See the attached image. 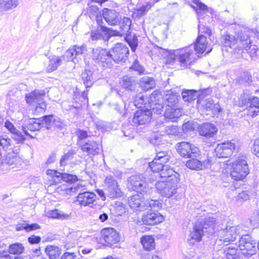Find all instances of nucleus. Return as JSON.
Here are the masks:
<instances>
[{"label":"nucleus","instance_id":"nucleus-14","mask_svg":"<svg viewBox=\"0 0 259 259\" xmlns=\"http://www.w3.org/2000/svg\"><path fill=\"white\" fill-rule=\"evenodd\" d=\"M97 17V22L99 27L97 30L92 31L91 38L93 40H97L101 38L105 40H108L110 36L112 35L113 31L106 26L103 25L102 19H99L98 16Z\"/></svg>","mask_w":259,"mask_h":259},{"label":"nucleus","instance_id":"nucleus-55","mask_svg":"<svg viewBox=\"0 0 259 259\" xmlns=\"http://www.w3.org/2000/svg\"><path fill=\"white\" fill-rule=\"evenodd\" d=\"M251 76L247 71H243L238 77L237 81L240 84L248 82L251 80Z\"/></svg>","mask_w":259,"mask_h":259},{"label":"nucleus","instance_id":"nucleus-43","mask_svg":"<svg viewBox=\"0 0 259 259\" xmlns=\"http://www.w3.org/2000/svg\"><path fill=\"white\" fill-rule=\"evenodd\" d=\"M153 6L152 3H146L135 10V14L138 17L145 15Z\"/></svg>","mask_w":259,"mask_h":259},{"label":"nucleus","instance_id":"nucleus-29","mask_svg":"<svg viewBox=\"0 0 259 259\" xmlns=\"http://www.w3.org/2000/svg\"><path fill=\"white\" fill-rule=\"evenodd\" d=\"M120 83L125 89L133 91L137 87L138 82L134 77L124 76Z\"/></svg>","mask_w":259,"mask_h":259},{"label":"nucleus","instance_id":"nucleus-57","mask_svg":"<svg viewBox=\"0 0 259 259\" xmlns=\"http://www.w3.org/2000/svg\"><path fill=\"white\" fill-rule=\"evenodd\" d=\"M73 152H68L64 155H63L60 160V166H64L66 165L68 162L73 159Z\"/></svg>","mask_w":259,"mask_h":259},{"label":"nucleus","instance_id":"nucleus-48","mask_svg":"<svg viewBox=\"0 0 259 259\" xmlns=\"http://www.w3.org/2000/svg\"><path fill=\"white\" fill-rule=\"evenodd\" d=\"M178 102V99L176 94H170L165 96V103L169 108H173Z\"/></svg>","mask_w":259,"mask_h":259},{"label":"nucleus","instance_id":"nucleus-32","mask_svg":"<svg viewBox=\"0 0 259 259\" xmlns=\"http://www.w3.org/2000/svg\"><path fill=\"white\" fill-rule=\"evenodd\" d=\"M49 62L46 68L48 72H52L56 70L61 65L62 59L60 57L53 55L49 58Z\"/></svg>","mask_w":259,"mask_h":259},{"label":"nucleus","instance_id":"nucleus-63","mask_svg":"<svg viewBox=\"0 0 259 259\" xmlns=\"http://www.w3.org/2000/svg\"><path fill=\"white\" fill-rule=\"evenodd\" d=\"M250 107H255L257 109H259V98L256 97H250V99L249 100Z\"/></svg>","mask_w":259,"mask_h":259},{"label":"nucleus","instance_id":"nucleus-2","mask_svg":"<svg viewBox=\"0 0 259 259\" xmlns=\"http://www.w3.org/2000/svg\"><path fill=\"white\" fill-rule=\"evenodd\" d=\"M195 57L196 53L189 46L172 52H169L166 62L170 64L177 61L182 67L186 68L190 66L192 62L195 59Z\"/></svg>","mask_w":259,"mask_h":259},{"label":"nucleus","instance_id":"nucleus-35","mask_svg":"<svg viewBox=\"0 0 259 259\" xmlns=\"http://www.w3.org/2000/svg\"><path fill=\"white\" fill-rule=\"evenodd\" d=\"M182 115V112L181 109L175 108H168L166 109L164 116L166 118L175 121Z\"/></svg>","mask_w":259,"mask_h":259},{"label":"nucleus","instance_id":"nucleus-60","mask_svg":"<svg viewBox=\"0 0 259 259\" xmlns=\"http://www.w3.org/2000/svg\"><path fill=\"white\" fill-rule=\"evenodd\" d=\"M257 50V48L256 46H251V42L249 43L248 45V47L246 49L240 50V51H242V52H244V51H247L248 53H249L251 57H253L256 55V53Z\"/></svg>","mask_w":259,"mask_h":259},{"label":"nucleus","instance_id":"nucleus-5","mask_svg":"<svg viewBox=\"0 0 259 259\" xmlns=\"http://www.w3.org/2000/svg\"><path fill=\"white\" fill-rule=\"evenodd\" d=\"M128 203L132 208L139 211L147 210L149 207L158 208L160 206V202L157 200L151 199L144 202L143 198L138 194L128 197Z\"/></svg>","mask_w":259,"mask_h":259},{"label":"nucleus","instance_id":"nucleus-16","mask_svg":"<svg viewBox=\"0 0 259 259\" xmlns=\"http://www.w3.org/2000/svg\"><path fill=\"white\" fill-rule=\"evenodd\" d=\"M177 149L182 156L187 158L196 157L200 152L197 147L186 142L178 144Z\"/></svg>","mask_w":259,"mask_h":259},{"label":"nucleus","instance_id":"nucleus-37","mask_svg":"<svg viewBox=\"0 0 259 259\" xmlns=\"http://www.w3.org/2000/svg\"><path fill=\"white\" fill-rule=\"evenodd\" d=\"M45 252L50 259H56L60 255L61 249L55 245H48L46 247Z\"/></svg>","mask_w":259,"mask_h":259},{"label":"nucleus","instance_id":"nucleus-6","mask_svg":"<svg viewBox=\"0 0 259 259\" xmlns=\"http://www.w3.org/2000/svg\"><path fill=\"white\" fill-rule=\"evenodd\" d=\"M128 181L133 190L143 195H148L152 192V187L146 183L143 175L132 176Z\"/></svg>","mask_w":259,"mask_h":259},{"label":"nucleus","instance_id":"nucleus-40","mask_svg":"<svg viewBox=\"0 0 259 259\" xmlns=\"http://www.w3.org/2000/svg\"><path fill=\"white\" fill-rule=\"evenodd\" d=\"M239 250L245 256H250L256 252L255 242L246 244L244 245V248H239Z\"/></svg>","mask_w":259,"mask_h":259},{"label":"nucleus","instance_id":"nucleus-39","mask_svg":"<svg viewBox=\"0 0 259 259\" xmlns=\"http://www.w3.org/2000/svg\"><path fill=\"white\" fill-rule=\"evenodd\" d=\"M141 242L145 250H151L155 248L154 239L150 236H143Z\"/></svg>","mask_w":259,"mask_h":259},{"label":"nucleus","instance_id":"nucleus-26","mask_svg":"<svg viewBox=\"0 0 259 259\" xmlns=\"http://www.w3.org/2000/svg\"><path fill=\"white\" fill-rule=\"evenodd\" d=\"M207 44L206 36H204L203 34H200L198 35L195 44L190 46L196 54H201L206 50Z\"/></svg>","mask_w":259,"mask_h":259},{"label":"nucleus","instance_id":"nucleus-23","mask_svg":"<svg viewBox=\"0 0 259 259\" xmlns=\"http://www.w3.org/2000/svg\"><path fill=\"white\" fill-rule=\"evenodd\" d=\"M102 15L104 20L110 25H117L121 19L119 14L115 10L105 8L103 10Z\"/></svg>","mask_w":259,"mask_h":259},{"label":"nucleus","instance_id":"nucleus-33","mask_svg":"<svg viewBox=\"0 0 259 259\" xmlns=\"http://www.w3.org/2000/svg\"><path fill=\"white\" fill-rule=\"evenodd\" d=\"M199 134L202 137V139L209 144L214 143L215 142V135L217 131H198Z\"/></svg>","mask_w":259,"mask_h":259},{"label":"nucleus","instance_id":"nucleus-11","mask_svg":"<svg viewBox=\"0 0 259 259\" xmlns=\"http://www.w3.org/2000/svg\"><path fill=\"white\" fill-rule=\"evenodd\" d=\"M242 231H244V230L240 226L227 227L225 229H222L219 231L218 237L220 241L228 243L230 241H234L236 237L240 235Z\"/></svg>","mask_w":259,"mask_h":259},{"label":"nucleus","instance_id":"nucleus-49","mask_svg":"<svg viewBox=\"0 0 259 259\" xmlns=\"http://www.w3.org/2000/svg\"><path fill=\"white\" fill-rule=\"evenodd\" d=\"M125 40L128 46L130 47L132 52H135L138 46V39L136 36H127Z\"/></svg>","mask_w":259,"mask_h":259},{"label":"nucleus","instance_id":"nucleus-51","mask_svg":"<svg viewBox=\"0 0 259 259\" xmlns=\"http://www.w3.org/2000/svg\"><path fill=\"white\" fill-rule=\"evenodd\" d=\"M237 249L235 246L231 245L226 248L224 251L225 255L228 259H233L235 257Z\"/></svg>","mask_w":259,"mask_h":259},{"label":"nucleus","instance_id":"nucleus-10","mask_svg":"<svg viewBox=\"0 0 259 259\" xmlns=\"http://www.w3.org/2000/svg\"><path fill=\"white\" fill-rule=\"evenodd\" d=\"M105 185L107 192V195L111 198H118L123 196L124 193L117 181L114 177L109 175L105 177L104 180Z\"/></svg>","mask_w":259,"mask_h":259},{"label":"nucleus","instance_id":"nucleus-45","mask_svg":"<svg viewBox=\"0 0 259 259\" xmlns=\"http://www.w3.org/2000/svg\"><path fill=\"white\" fill-rule=\"evenodd\" d=\"M40 229L39 225L33 223L31 224H27L23 223L22 224L17 225V231L21 230L22 229L25 230L26 232H28L31 231L36 230Z\"/></svg>","mask_w":259,"mask_h":259},{"label":"nucleus","instance_id":"nucleus-36","mask_svg":"<svg viewBox=\"0 0 259 259\" xmlns=\"http://www.w3.org/2000/svg\"><path fill=\"white\" fill-rule=\"evenodd\" d=\"M81 78L87 89L91 87L94 84L95 79L91 70L85 69L81 74Z\"/></svg>","mask_w":259,"mask_h":259},{"label":"nucleus","instance_id":"nucleus-8","mask_svg":"<svg viewBox=\"0 0 259 259\" xmlns=\"http://www.w3.org/2000/svg\"><path fill=\"white\" fill-rule=\"evenodd\" d=\"M179 181H159L155 184L158 192L163 197L170 198L177 193Z\"/></svg>","mask_w":259,"mask_h":259},{"label":"nucleus","instance_id":"nucleus-12","mask_svg":"<svg viewBox=\"0 0 259 259\" xmlns=\"http://www.w3.org/2000/svg\"><path fill=\"white\" fill-rule=\"evenodd\" d=\"M162 204L160 203V206L158 208L149 207L148 211L142 216L143 223L147 225H155L161 223L163 220V216L158 212L162 207Z\"/></svg>","mask_w":259,"mask_h":259},{"label":"nucleus","instance_id":"nucleus-38","mask_svg":"<svg viewBox=\"0 0 259 259\" xmlns=\"http://www.w3.org/2000/svg\"><path fill=\"white\" fill-rule=\"evenodd\" d=\"M186 166L191 169L200 170L205 167V163L199 160L192 158L189 160L186 164Z\"/></svg>","mask_w":259,"mask_h":259},{"label":"nucleus","instance_id":"nucleus-50","mask_svg":"<svg viewBox=\"0 0 259 259\" xmlns=\"http://www.w3.org/2000/svg\"><path fill=\"white\" fill-rule=\"evenodd\" d=\"M16 161V153L13 151L12 152H8L7 154L5 162L6 164L11 165H15V162ZM15 166H13L14 167Z\"/></svg>","mask_w":259,"mask_h":259},{"label":"nucleus","instance_id":"nucleus-4","mask_svg":"<svg viewBox=\"0 0 259 259\" xmlns=\"http://www.w3.org/2000/svg\"><path fill=\"white\" fill-rule=\"evenodd\" d=\"M249 173L248 164L245 156L238 157L232 163V168L230 175L236 181L244 179Z\"/></svg>","mask_w":259,"mask_h":259},{"label":"nucleus","instance_id":"nucleus-20","mask_svg":"<svg viewBox=\"0 0 259 259\" xmlns=\"http://www.w3.org/2000/svg\"><path fill=\"white\" fill-rule=\"evenodd\" d=\"M101 237L108 245H112L119 241V234L113 228H108L101 231Z\"/></svg>","mask_w":259,"mask_h":259},{"label":"nucleus","instance_id":"nucleus-54","mask_svg":"<svg viewBox=\"0 0 259 259\" xmlns=\"http://www.w3.org/2000/svg\"><path fill=\"white\" fill-rule=\"evenodd\" d=\"M72 47L76 58L85 54L87 51V47L85 45H82L80 46L74 45Z\"/></svg>","mask_w":259,"mask_h":259},{"label":"nucleus","instance_id":"nucleus-53","mask_svg":"<svg viewBox=\"0 0 259 259\" xmlns=\"http://www.w3.org/2000/svg\"><path fill=\"white\" fill-rule=\"evenodd\" d=\"M15 0H0V9L3 11L11 9L14 5Z\"/></svg>","mask_w":259,"mask_h":259},{"label":"nucleus","instance_id":"nucleus-41","mask_svg":"<svg viewBox=\"0 0 259 259\" xmlns=\"http://www.w3.org/2000/svg\"><path fill=\"white\" fill-rule=\"evenodd\" d=\"M15 255L16 254V244L11 245L9 248V251H4L0 253V259H16V256H11L10 254Z\"/></svg>","mask_w":259,"mask_h":259},{"label":"nucleus","instance_id":"nucleus-52","mask_svg":"<svg viewBox=\"0 0 259 259\" xmlns=\"http://www.w3.org/2000/svg\"><path fill=\"white\" fill-rule=\"evenodd\" d=\"M250 97L249 95L247 93H244L241 94L240 97L238 98V100L236 101L235 104L240 107L245 106L247 103H249Z\"/></svg>","mask_w":259,"mask_h":259},{"label":"nucleus","instance_id":"nucleus-24","mask_svg":"<svg viewBox=\"0 0 259 259\" xmlns=\"http://www.w3.org/2000/svg\"><path fill=\"white\" fill-rule=\"evenodd\" d=\"M182 130H217L214 125L209 122L200 124L194 120H189L184 123Z\"/></svg>","mask_w":259,"mask_h":259},{"label":"nucleus","instance_id":"nucleus-22","mask_svg":"<svg viewBox=\"0 0 259 259\" xmlns=\"http://www.w3.org/2000/svg\"><path fill=\"white\" fill-rule=\"evenodd\" d=\"M96 198L97 196L94 193L85 191L78 194L76 197V201L81 206L92 207Z\"/></svg>","mask_w":259,"mask_h":259},{"label":"nucleus","instance_id":"nucleus-47","mask_svg":"<svg viewBox=\"0 0 259 259\" xmlns=\"http://www.w3.org/2000/svg\"><path fill=\"white\" fill-rule=\"evenodd\" d=\"M132 24L131 20L127 17H124L122 21L120 28L121 29V33L126 34L130 32L131 26Z\"/></svg>","mask_w":259,"mask_h":259},{"label":"nucleus","instance_id":"nucleus-46","mask_svg":"<svg viewBox=\"0 0 259 259\" xmlns=\"http://www.w3.org/2000/svg\"><path fill=\"white\" fill-rule=\"evenodd\" d=\"M62 60H64L66 62L72 61L74 62V60L76 59L74 50L72 47H70L64 54L63 56L60 57Z\"/></svg>","mask_w":259,"mask_h":259},{"label":"nucleus","instance_id":"nucleus-17","mask_svg":"<svg viewBox=\"0 0 259 259\" xmlns=\"http://www.w3.org/2000/svg\"><path fill=\"white\" fill-rule=\"evenodd\" d=\"M235 149V143L231 142H224L218 145L215 149V153L219 158H227L232 155Z\"/></svg>","mask_w":259,"mask_h":259},{"label":"nucleus","instance_id":"nucleus-62","mask_svg":"<svg viewBox=\"0 0 259 259\" xmlns=\"http://www.w3.org/2000/svg\"><path fill=\"white\" fill-rule=\"evenodd\" d=\"M250 222L253 225L259 224V211L257 210L253 213L250 217Z\"/></svg>","mask_w":259,"mask_h":259},{"label":"nucleus","instance_id":"nucleus-13","mask_svg":"<svg viewBox=\"0 0 259 259\" xmlns=\"http://www.w3.org/2000/svg\"><path fill=\"white\" fill-rule=\"evenodd\" d=\"M171 156V153L170 151L157 152L155 158L149 164L151 170L159 173L164 166L163 163L167 162Z\"/></svg>","mask_w":259,"mask_h":259},{"label":"nucleus","instance_id":"nucleus-3","mask_svg":"<svg viewBox=\"0 0 259 259\" xmlns=\"http://www.w3.org/2000/svg\"><path fill=\"white\" fill-rule=\"evenodd\" d=\"M250 42V39L247 33L242 31L236 36L227 34L221 38V44L223 46L233 49L237 53H239L240 50H246Z\"/></svg>","mask_w":259,"mask_h":259},{"label":"nucleus","instance_id":"nucleus-18","mask_svg":"<svg viewBox=\"0 0 259 259\" xmlns=\"http://www.w3.org/2000/svg\"><path fill=\"white\" fill-rule=\"evenodd\" d=\"M47 174L52 177V183L51 184L57 185L62 180L66 182H73L77 180L76 176L66 173H60L52 169L47 170Z\"/></svg>","mask_w":259,"mask_h":259},{"label":"nucleus","instance_id":"nucleus-15","mask_svg":"<svg viewBox=\"0 0 259 259\" xmlns=\"http://www.w3.org/2000/svg\"><path fill=\"white\" fill-rule=\"evenodd\" d=\"M110 54V51L99 47L93 49L92 57L95 61L102 64L104 67H109L111 65Z\"/></svg>","mask_w":259,"mask_h":259},{"label":"nucleus","instance_id":"nucleus-19","mask_svg":"<svg viewBox=\"0 0 259 259\" xmlns=\"http://www.w3.org/2000/svg\"><path fill=\"white\" fill-rule=\"evenodd\" d=\"M203 233L204 231L202 229L201 223H196L192 229L189 231V234L187 238L188 243L190 245H193L196 242L200 241Z\"/></svg>","mask_w":259,"mask_h":259},{"label":"nucleus","instance_id":"nucleus-7","mask_svg":"<svg viewBox=\"0 0 259 259\" xmlns=\"http://www.w3.org/2000/svg\"><path fill=\"white\" fill-rule=\"evenodd\" d=\"M76 135L78 136L79 144L81 145V149L83 152L88 154L95 155L99 153L100 151L99 144L94 141L88 140L84 144H82L81 141L88 137H90L87 131H77Z\"/></svg>","mask_w":259,"mask_h":259},{"label":"nucleus","instance_id":"nucleus-31","mask_svg":"<svg viewBox=\"0 0 259 259\" xmlns=\"http://www.w3.org/2000/svg\"><path fill=\"white\" fill-rule=\"evenodd\" d=\"M139 85L143 90L147 91L155 88L156 83L153 78L144 76L140 79Z\"/></svg>","mask_w":259,"mask_h":259},{"label":"nucleus","instance_id":"nucleus-61","mask_svg":"<svg viewBox=\"0 0 259 259\" xmlns=\"http://www.w3.org/2000/svg\"><path fill=\"white\" fill-rule=\"evenodd\" d=\"M77 256L76 252H66L62 255L61 259H79Z\"/></svg>","mask_w":259,"mask_h":259},{"label":"nucleus","instance_id":"nucleus-56","mask_svg":"<svg viewBox=\"0 0 259 259\" xmlns=\"http://www.w3.org/2000/svg\"><path fill=\"white\" fill-rule=\"evenodd\" d=\"M130 69L137 71L140 75L143 74L145 71L144 67L140 64L137 59L134 61Z\"/></svg>","mask_w":259,"mask_h":259},{"label":"nucleus","instance_id":"nucleus-58","mask_svg":"<svg viewBox=\"0 0 259 259\" xmlns=\"http://www.w3.org/2000/svg\"><path fill=\"white\" fill-rule=\"evenodd\" d=\"M145 100L144 96L142 94H138L136 95L134 100V103L135 106L137 108H141L142 105H143Z\"/></svg>","mask_w":259,"mask_h":259},{"label":"nucleus","instance_id":"nucleus-9","mask_svg":"<svg viewBox=\"0 0 259 259\" xmlns=\"http://www.w3.org/2000/svg\"><path fill=\"white\" fill-rule=\"evenodd\" d=\"M111 61L113 60L117 63H124L129 56L128 48L124 44L117 43L110 50Z\"/></svg>","mask_w":259,"mask_h":259},{"label":"nucleus","instance_id":"nucleus-28","mask_svg":"<svg viewBox=\"0 0 259 259\" xmlns=\"http://www.w3.org/2000/svg\"><path fill=\"white\" fill-rule=\"evenodd\" d=\"M217 222V220L213 217L205 218L203 223H201V226L204 232H207L208 234L215 233V225L218 224Z\"/></svg>","mask_w":259,"mask_h":259},{"label":"nucleus","instance_id":"nucleus-30","mask_svg":"<svg viewBox=\"0 0 259 259\" xmlns=\"http://www.w3.org/2000/svg\"><path fill=\"white\" fill-rule=\"evenodd\" d=\"M45 214L46 216L48 218L61 220H67L70 217V214L64 213L63 211L57 209L46 211Z\"/></svg>","mask_w":259,"mask_h":259},{"label":"nucleus","instance_id":"nucleus-59","mask_svg":"<svg viewBox=\"0 0 259 259\" xmlns=\"http://www.w3.org/2000/svg\"><path fill=\"white\" fill-rule=\"evenodd\" d=\"M80 233L79 232H72L67 236V238L70 240H72L73 242L77 244V241L80 237Z\"/></svg>","mask_w":259,"mask_h":259},{"label":"nucleus","instance_id":"nucleus-1","mask_svg":"<svg viewBox=\"0 0 259 259\" xmlns=\"http://www.w3.org/2000/svg\"><path fill=\"white\" fill-rule=\"evenodd\" d=\"M38 118L29 119L24 125H23L22 130H40L45 127L49 130L51 128H64L66 126V123L60 118L54 117L53 115L45 116L42 123H40Z\"/></svg>","mask_w":259,"mask_h":259},{"label":"nucleus","instance_id":"nucleus-27","mask_svg":"<svg viewBox=\"0 0 259 259\" xmlns=\"http://www.w3.org/2000/svg\"><path fill=\"white\" fill-rule=\"evenodd\" d=\"M46 92L43 90H34L29 95H26V100L28 103H38L44 100Z\"/></svg>","mask_w":259,"mask_h":259},{"label":"nucleus","instance_id":"nucleus-42","mask_svg":"<svg viewBox=\"0 0 259 259\" xmlns=\"http://www.w3.org/2000/svg\"><path fill=\"white\" fill-rule=\"evenodd\" d=\"M97 130H117L118 128L117 124L115 122L111 123L106 122L104 121H98L96 124Z\"/></svg>","mask_w":259,"mask_h":259},{"label":"nucleus","instance_id":"nucleus-64","mask_svg":"<svg viewBox=\"0 0 259 259\" xmlns=\"http://www.w3.org/2000/svg\"><path fill=\"white\" fill-rule=\"evenodd\" d=\"M251 150L253 154L257 157H259V138L255 140Z\"/></svg>","mask_w":259,"mask_h":259},{"label":"nucleus","instance_id":"nucleus-21","mask_svg":"<svg viewBox=\"0 0 259 259\" xmlns=\"http://www.w3.org/2000/svg\"><path fill=\"white\" fill-rule=\"evenodd\" d=\"M152 115L151 110L148 109L138 110L135 114L133 122L138 125L145 124L150 120Z\"/></svg>","mask_w":259,"mask_h":259},{"label":"nucleus","instance_id":"nucleus-34","mask_svg":"<svg viewBox=\"0 0 259 259\" xmlns=\"http://www.w3.org/2000/svg\"><path fill=\"white\" fill-rule=\"evenodd\" d=\"M199 95V92L194 90H184L182 92L183 100L187 102H191L195 100Z\"/></svg>","mask_w":259,"mask_h":259},{"label":"nucleus","instance_id":"nucleus-44","mask_svg":"<svg viewBox=\"0 0 259 259\" xmlns=\"http://www.w3.org/2000/svg\"><path fill=\"white\" fill-rule=\"evenodd\" d=\"M239 236H241L238 242L239 248H244V245L254 242L249 235L244 234V231L241 232Z\"/></svg>","mask_w":259,"mask_h":259},{"label":"nucleus","instance_id":"nucleus-25","mask_svg":"<svg viewBox=\"0 0 259 259\" xmlns=\"http://www.w3.org/2000/svg\"><path fill=\"white\" fill-rule=\"evenodd\" d=\"M158 175L161 178H166L165 181H179L180 180L179 174L167 165H164Z\"/></svg>","mask_w":259,"mask_h":259}]
</instances>
